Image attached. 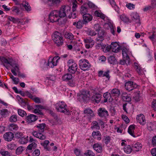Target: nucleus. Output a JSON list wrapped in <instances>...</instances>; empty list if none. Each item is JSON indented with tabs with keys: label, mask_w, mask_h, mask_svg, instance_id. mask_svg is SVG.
Listing matches in <instances>:
<instances>
[{
	"label": "nucleus",
	"mask_w": 156,
	"mask_h": 156,
	"mask_svg": "<svg viewBox=\"0 0 156 156\" xmlns=\"http://www.w3.org/2000/svg\"><path fill=\"white\" fill-rule=\"evenodd\" d=\"M93 126L91 127L92 129L96 128L98 129H99L100 126H99V123L98 122L96 121H94L92 123Z\"/></svg>",
	"instance_id": "obj_47"
},
{
	"label": "nucleus",
	"mask_w": 156,
	"mask_h": 156,
	"mask_svg": "<svg viewBox=\"0 0 156 156\" xmlns=\"http://www.w3.org/2000/svg\"><path fill=\"white\" fill-rule=\"evenodd\" d=\"M8 19L12 22L13 23H16L19 21V19H16L15 18L9 16L8 17Z\"/></svg>",
	"instance_id": "obj_52"
},
{
	"label": "nucleus",
	"mask_w": 156,
	"mask_h": 156,
	"mask_svg": "<svg viewBox=\"0 0 156 156\" xmlns=\"http://www.w3.org/2000/svg\"><path fill=\"white\" fill-rule=\"evenodd\" d=\"M136 119L137 122H139L142 125H144L146 122L144 116L142 114H140L137 115Z\"/></svg>",
	"instance_id": "obj_18"
},
{
	"label": "nucleus",
	"mask_w": 156,
	"mask_h": 156,
	"mask_svg": "<svg viewBox=\"0 0 156 156\" xmlns=\"http://www.w3.org/2000/svg\"><path fill=\"white\" fill-rule=\"evenodd\" d=\"M101 94L96 93L93 92V96L91 98V100L96 103H99L101 101Z\"/></svg>",
	"instance_id": "obj_13"
},
{
	"label": "nucleus",
	"mask_w": 156,
	"mask_h": 156,
	"mask_svg": "<svg viewBox=\"0 0 156 156\" xmlns=\"http://www.w3.org/2000/svg\"><path fill=\"white\" fill-rule=\"evenodd\" d=\"M84 153V155H86L87 156H94L95 155L94 153L90 150H88L87 153Z\"/></svg>",
	"instance_id": "obj_63"
},
{
	"label": "nucleus",
	"mask_w": 156,
	"mask_h": 156,
	"mask_svg": "<svg viewBox=\"0 0 156 156\" xmlns=\"http://www.w3.org/2000/svg\"><path fill=\"white\" fill-rule=\"evenodd\" d=\"M57 14V10H54L51 12L49 15V19L50 22L52 23L57 22L59 17Z\"/></svg>",
	"instance_id": "obj_10"
},
{
	"label": "nucleus",
	"mask_w": 156,
	"mask_h": 156,
	"mask_svg": "<svg viewBox=\"0 0 156 156\" xmlns=\"http://www.w3.org/2000/svg\"><path fill=\"white\" fill-rule=\"evenodd\" d=\"M25 150V148L21 146L18 147L16 150V154L17 155L21 154Z\"/></svg>",
	"instance_id": "obj_36"
},
{
	"label": "nucleus",
	"mask_w": 156,
	"mask_h": 156,
	"mask_svg": "<svg viewBox=\"0 0 156 156\" xmlns=\"http://www.w3.org/2000/svg\"><path fill=\"white\" fill-rule=\"evenodd\" d=\"M1 114L3 117L7 116L9 115V112L7 109H3L1 110Z\"/></svg>",
	"instance_id": "obj_43"
},
{
	"label": "nucleus",
	"mask_w": 156,
	"mask_h": 156,
	"mask_svg": "<svg viewBox=\"0 0 156 156\" xmlns=\"http://www.w3.org/2000/svg\"><path fill=\"white\" fill-rule=\"evenodd\" d=\"M66 38L69 39L70 40H73L74 39V36L71 33L66 32L65 34Z\"/></svg>",
	"instance_id": "obj_42"
},
{
	"label": "nucleus",
	"mask_w": 156,
	"mask_h": 156,
	"mask_svg": "<svg viewBox=\"0 0 156 156\" xmlns=\"http://www.w3.org/2000/svg\"><path fill=\"white\" fill-rule=\"evenodd\" d=\"M76 82V80L73 77L68 81L67 84L70 86L73 87L75 86Z\"/></svg>",
	"instance_id": "obj_32"
},
{
	"label": "nucleus",
	"mask_w": 156,
	"mask_h": 156,
	"mask_svg": "<svg viewBox=\"0 0 156 156\" xmlns=\"http://www.w3.org/2000/svg\"><path fill=\"white\" fill-rule=\"evenodd\" d=\"M147 126L148 129L150 130L155 129L156 127V122L153 121L148 123Z\"/></svg>",
	"instance_id": "obj_24"
},
{
	"label": "nucleus",
	"mask_w": 156,
	"mask_h": 156,
	"mask_svg": "<svg viewBox=\"0 0 156 156\" xmlns=\"http://www.w3.org/2000/svg\"><path fill=\"white\" fill-rule=\"evenodd\" d=\"M68 70L70 73L74 74L77 69V65L76 63H73L70 66H69Z\"/></svg>",
	"instance_id": "obj_19"
},
{
	"label": "nucleus",
	"mask_w": 156,
	"mask_h": 156,
	"mask_svg": "<svg viewBox=\"0 0 156 156\" xmlns=\"http://www.w3.org/2000/svg\"><path fill=\"white\" fill-rule=\"evenodd\" d=\"M10 76L14 84H17L19 82V79L18 78L14 77L11 73H10Z\"/></svg>",
	"instance_id": "obj_48"
},
{
	"label": "nucleus",
	"mask_w": 156,
	"mask_h": 156,
	"mask_svg": "<svg viewBox=\"0 0 156 156\" xmlns=\"http://www.w3.org/2000/svg\"><path fill=\"white\" fill-rule=\"evenodd\" d=\"M73 77L72 74L69 73H67L62 76V78L63 81L68 82Z\"/></svg>",
	"instance_id": "obj_25"
},
{
	"label": "nucleus",
	"mask_w": 156,
	"mask_h": 156,
	"mask_svg": "<svg viewBox=\"0 0 156 156\" xmlns=\"http://www.w3.org/2000/svg\"><path fill=\"white\" fill-rule=\"evenodd\" d=\"M57 12L58 13L57 14L59 17L63 18L66 16V13H64V10L63 9L62 6L60 8L59 11L57 10Z\"/></svg>",
	"instance_id": "obj_27"
},
{
	"label": "nucleus",
	"mask_w": 156,
	"mask_h": 156,
	"mask_svg": "<svg viewBox=\"0 0 156 156\" xmlns=\"http://www.w3.org/2000/svg\"><path fill=\"white\" fill-rule=\"evenodd\" d=\"M133 98L136 101H138L140 100V96L139 93H136L133 97Z\"/></svg>",
	"instance_id": "obj_58"
},
{
	"label": "nucleus",
	"mask_w": 156,
	"mask_h": 156,
	"mask_svg": "<svg viewBox=\"0 0 156 156\" xmlns=\"http://www.w3.org/2000/svg\"><path fill=\"white\" fill-rule=\"evenodd\" d=\"M59 58H60L58 56H55L53 58H50L48 61V63H46V65L49 68H53L57 65L58 60Z\"/></svg>",
	"instance_id": "obj_8"
},
{
	"label": "nucleus",
	"mask_w": 156,
	"mask_h": 156,
	"mask_svg": "<svg viewBox=\"0 0 156 156\" xmlns=\"http://www.w3.org/2000/svg\"><path fill=\"white\" fill-rule=\"evenodd\" d=\"M122 54L123 55V60L120 61V64L121 65L129 64L130 63L129 58V54H130L129 49L126 48H123L122 49Z\"/></svg>",
	"instance_id": "obj_2"
},
{
	"label": "nucleus",
	"mask_w": 156,
	"mask_h": 156,
	"mask_svg": "<svg viewBox=\"0 0 156 156\" xmlns=\"http://www.w3.org/2000/svg\"><path fill=\"white\" fill-rule=\"evenodd\" d=\"M94 14L96 16L100 17L104 20L105 19V15L98 11H96L94 12Z\"/></svg>",
	"instance_id": "obj_45"
},
{
	"label": "nucleus",
	"mask_w": 156,
	"mask_h": 156,
	"mask_svg": "<svg viewBox=\"0 0 156 156\" xmlns=\"http://www.w3.org/2000/svg\"><path fill=\"white\" fill-rule=\"evenodd\" d=\"M135 129V126L131 125L129 127L128 130V132L132 136L134 137H135V135L133 133L134 130Z\"/></svg>",
	"instance_id": "obj_35"
},
{
	"label": "nucleus",
	"mask_w": 156,
	"mask_h": 156,
	"mask_svg": "<svg viewBox=\"0 0 156 156\" xmlns=\"http://www.w3.org/2000/svg\"><path fill=\"white\" fill-rule=\"evenodd\" d=\"M32 134L35 137L39 138L41 140H45L46 138L45 135L36 131H33L32 132Z\"/></svg>",
	"instance_id": "obj_17"
},
{
	"label": "nucleus",
	"mask_w": 156,
	"mask_h": 156,
	"mask_svg": "<svg viewBox=\"0 0 156 156\" xmlns=\"http://www.w3.org/2000/svg\"><path fill=\"white\" fill-rule=\"evenodd\" d=\"M83 20L82 21H79L77 23L74 22L73 23L74 25H76L77 28L80 29L82 28L83 27Z\"/></svg>",
	"instance_id": "obj_41"
},
{
	"label": "nucleus",
	"mask_w": 156,
	"mask_h": 156,
	"mask_svg": "<svg viewBox=\"0 0 156 156\" xmlns=\"http://www.w3.org/2000/svg\"><path fill=\"white\" fill-rule=\"evenodd\" d=\"M87 34L90 36H94L96 34V33L94 30L88 29L87 31Z\"/></svg>",
	"instance_id": "obj_51"
},
{
	"label": "nucleus",
	"mask_w": 156,
	"mask_h": 156,
	"mask_svg": "<svg viewBox=\"0 0 156 156\" xmlns=\"http://www.w3.org/2000/svg\"><path fill=\"white\" fill-rule=\"evenodd\" d=\"M9 130L12 131H16L18 129V126L17 125L14 123H11L8 126Z\"/></svg>",
	"instance_id": "obj_28"
},
{
	"label": "nucleus",
	"mask_w": 156,
	"mask_h": 156,
	"mask_svg": "<svg viewBox=\"0 0 156 156\" xmlns=\"http://www.w3.org/2000/svg\"><path fill=\"white\" fill-rule=\"evenodd\" d=\"M132 149L130 145H126L124 147V151L127 154H129L132 151Z\"/></svg>",
	"instance_id": "obj_39"
},
{
	"label": "nucleus",
	"mask_w": 156,
	"mask_h": 156,
	"mask_svg": "<svg viewBox=\"0 0 156 156\" xmlns=\"http://www.w3.org/2000/svg\"><path fill=\"white\" fill-rule=\"evenodd\" d=\"M21 144H26L27 142V140L26 138H24L23 136L19 140Z\"/></svg>",
	"instance_id": "obj_61"
},
{
	"label": "nucleus",
	"mask_w": 156,
	"mask_h": 156,
	"mask_svg": "<svg viewBox=\"0 0 156 156\" xmlns=\"http://www.w3.org/2000/svg\"><path fill=\"white\" fill-rule=\"evenodd\" d=\"M15 137L17 139L21 138L23 136V134L21 132H17L15 134Z\"/></svg>",
	"instance_id": "obj_60"
},
{
	"label": "nucleus",
	"mask_w": 156,
	"mask_h": 156,
	"mask_svg": "<svg viewBox=\"0 0 156 156\" xmlns=\"http://www.w3.org/2000/svg\"><path fill=\"white\" fill-rule=\"evenodd\" d=\"M79 63L80 69L84 71L88 70L91 67V65L87 59H80Z\"/></svg>",
	"instance_id": "obj_6"
},
{
	"label": "nucleus",
	"mask_w": 156,
	"mask_h": 156,
	"mask_svg": "<svg viewBox=\"0 0 156 156\" xmlns=\"http://www.w3.org/2000/svg\"><path fill=\"white\" fill-rule=\"evenodd\" d=\"M120 19L123 21L125 23H127L129 21V20L125 15H122L120 16Z\"/></svg>",
	"instance_id": "obj_57"
},
{
	"label": "nucleus",
	"mask_w": 156,
	"mask_h": 156,
	"mask_svg": "<svg viewBox=\"0 0 156 156\" xmlns=\"http://www.w3.org/2000/svg\"><path fill=\"white\" fill-rule=\"evenodd\" d=\"M55 108L58 112L65 113L68 112L69 110L66 108L67 105L63 101H59L54 105Z\"/></svg>",
	"instance_id": "obj_5"
},
{
	"label": "nucleus",
	"mask_w": 156,
	"mask_h": 156,
	"mask_svg": "<svg viewBox=\"0 0 156 156\" xmlns=\"http://www.w3.org/2000/svg\"><path fill=\"white\" fill-rule=\"evenodd\" d=\"M132 20H136L138 22L140 20V17L138 14L137 13H133L132 15Z\"/></svg>",
	"instance_id": "obj_49"
},
{
	"label": "nucleus",
	"mask_w": 156,
	"mask_h": 156,
	"mask_svg": "<svg viewBox=\"0 0 156 156\" xmlns=\"http://www.w3.org/2000/svg\"><path fill=\"white\" fill-rule=\"evenodd\" d=\"M17 98L19 97L20 98V99H19V101L20 104L23 107H26V106L28 102L26 101L25 100H24L23 98H21L20 97V96L19 95H17Z\"/></svg>",
	"instance_id": "obj_37"
},
{
	"label": "nucleus",
	"mask_w": 156,
	"mask_h": 156,
	"mask_svg": "<svg viewBox=\"0 0 156 156\" xmlns=\"http://www.w3.org/2000/svg\"><path fill=\"white\" fill-rule=\"evenodd\" d=\"M16 4L17 5H20V6H22L24 7L25 10L27 11H30L31 10V7L30 6L28 3L27 2H23V3L20 4L19 2H15Z\"/></svg>",
	"instance_id": "obj_20"
},
{
	"label": "nucleus",
	"mask_w": 156,
	"mask_h": 156,
	"mask_svg": "<svg viewBox=\"0 0 156 156\" xmlns=\"http://www.w3.org/2000/svg\"><path fill=\"white\" fill-rule=\"evenodd\" d=\"M14 137V134L11 132H7L5 133L3 136L4 140L7 141H10Z\"/></svg>",
	"instance_id": "obj_15"
},
{
	"label": "nucleus",
	"mask_w": 156,
	"mask_h": 156,
	"mask_svg": "<svg viewBox=\"0 0 156 156\" xmlns=\"http://www.w3.org/2000/svg\"><path fill=\"white\" fill-rule=\"evenodd\" d=\"M80 11V13L83 14L87 13L88 12L87 8L83 6H81Z\"/></svg>",
	"instance_id": "obj_46"
},
{
	"label": "nucleus",
	"mask_w": 156,
	"mask_h": 156,
	"mask_svg": "<svg viewBox=\"0 0 156 156\" xmlns=\"http://www.w3.org/2000/svg\"><path fill=\"white\" fill-rule=\"evenodd\" d=\"M32 99L37 103H41V101L40 98L37 97H35L34 96L33 97Z\"/></svg>",
	"instance_id": "obj_64"
},
{
	"label": "nucleus",
	"mask_w": 156,
	"mask_h": 156,
	"mask_svg": "<svg viewBox=\"0 0 156 156\" xmlns=\"http://www.w3.org/2000/svg\"><path fill=\"white\" fill-rule=\"evenodd\" d=\"M84 113L85 114L84 116L89 121H90L95 116L93 111L89 108H87L84 110Z\"/></svg>",
	"instance_id": "obj_9"
},
{
	"label": "nucleus",
	"mask_w": 156,
	"mask_h": 156,
	"mask_svg": "<svg viewBox=\"0 0 156 156\" xmlns=\"http://www.w3.org/2000/svg\"><path fill=\"white\" fill-rule=\"evenodd\" d=\"M37 119V116L33 114L28 115L26 118V120L29 123L35 121Z\"/></svg>",
	"instance_id": "obj_21"
},
{
	"label": "nucleus",
	"mask_w": 156,
	"mask_h": 156,
	"mask_svg": "<svg viewBox=\"0 0 156 156\" xmlns=\"http://www.w3.org/2000/svg\"><path fill=\"white\" fill-rule=\"evenodd\" d=\"M52 37L54 42L58 46L62 45L63 43V38L61 34L57 31L55 32L52 35Z\"/></svg>",
	"instance_id": "obj_4"
},
{
	"label": "nucleus",
	"mask_w": 156,
	"mask_h": 156,
	"mask_svg": "<svg viewBox=\"0 0 156 156\" xmlns=\"http://www.w3.org/2000/svg\"><path fill=\"white\" fill-rule=\"evenodd\" d=\"M119 90L116 88H114L111 90V95L113 96H118L120 94Z\"/></svg>",
	"instance_id": "obj_30"
},
{
	"label": "nucleus",
	"mask_w": 156,
	"mask_h": 156,
	"mask_svg": "<svg viewBox=\"0 0 156 156\" xmlns=\"http://www.w3.org/2000/svg\"><path fill=\"white\" fill-rule=\"evenodd\" d=\"M9 121L12 122H15L17 121V117L16 115H12L9 118Z\"/></svg>",
	"instance_id": "obj_55"
},
{
	"label": "nucleus",
	"mask_w": 156,
	"mask_h": 156,
	"mask_svg": "<svg viewBox=\"0 0 156 156\" xmlns=\"http://www.w3.org/2000/svg\"><path fill=\"white\" fill-rule=\"evenodd\" d=\"M110 3L112 5V7L114 8L115 10L117 12H119V7L116 5L115 3V2L114 0H109Z\"/></svg>",
	"instance_id": "obj_40"
},
{
	"label": "nucleus",
	"mask_w": 156,
	"mask_h": 156,
	"mask_svg": "<svg viewBox=\"0 0 156 156\" xmlns=\"http://www.w3.org/2000/svg\"><path fill=\"white\" fill-rule=\"evenodd\" d=\"M11 10L15 15H18L20 12L19 8L17 6H13L11 8Z\"/></svg>",
	"instance_id": "obj_38"
},
{
	"label": "nucleus",
	"mask_w": 156,
	"mask_h": 156,
	"mask_svg": "<svg viewBox=\"0 0 156 156\" xmlns=\"http://www.w3.org/2000/svg\"><path fill=\"white\" fill-rule=\"evenodd\" d=\"M94 28L98 32V37L96 38V41L99 42L102 41L104 39V31L102 30L100 25L98 24H95L94 26Z\"/></svg>",
	"instance_id": "obj_1"
},
{
	"label": "nucleus",
	"mask_w": 156,
	"mask_h": 156,
	"mask_svg": "<svg viewBox=\"0 0 156 156\" xmlns=\"http://www.w3.org/2000/svg\"><path fill=\"white\" fill-rule=\"evenodd\" d=\"M111 45L112 48V51L115 53L118 52L121 48L117 42H112Z\"/></svg>",
	"instance_id": "obj_16"
},
{
	"label": "nucleus",
	"mask_w": 156,
	"mask_h": 156,
	"mask_svg": "<svg viewBox=\"0 0 156 156\" xmlns=\"http://www.w3.org/2000/svg\"><path fill=\"white\" fill-rule=\"evenodd\" d=\"M67 21V20L66 18H58V20L57 22H58L59 25H62L65 24Z\"/></svg>",
	"instance_id": "obj_44"
},
{
	"label": "nucleus",
	"mask_w": 156,
	"mask_h": 156,
	"mask_svg": "<svg viewBox=\"0 0 156 156\" xmlns=\"http://www.w3.org/2000/svg\"><path fill=\"white\" fill-rule=\"evenodd\" d=\"M108 62L110 64L114 65L117 63V61L114 56L113 55L110 56L108 58Z\"/></svg>",
	"instance_id": "obj_29"
},
{
	"label": "nucleus",
	"mask_w": 156,
	"mask_h": 156,
	"mask_svg": "<svg viewBox=\"0 0 156 156\" xmlns=\"http://www.w3.org/2000/svg\"><path fill=\"white\" fill-rule=\"evenodd\" d=\"M93 148L98 153H100L102 152V147L98 143L95 144L93 145Z\"/></svg>",
	"instance_id": "obj_23"
},
{
	"label": "nucleus",
	"mask_w": 156,
	"mask_h": 156,
	"mask_svg": "<svg viewBox=\"0 0 156 156\" xmlns=\"http://www.w3.org/2000/svg\"><path fill=\"white\" fill-rule=\"evenodd\" d=\"M62 7L63 9L64 10V13H66V16H68L69 14L71 13V7L68 5L63 6Z\"/></svg>",
	"instance_id": "obj_31"
},
{
	"label": "nucleus",
	"mask_w": 156,
	"mask_h": 156,
	"mask_svg": "<svg viewBox=\"0 0 156 156\" xmlns=\"http://www.w3.org/2000/svg\"><path fill=\"white\" fill-rule=\"evenodd\" d=\"M48 3H50L51 5H56L60 2V0H47Z\"/></svg>",
	"instance_id": "obj_53"
},
{
	"label": "nucleus",
	"mask_w": 156,
	"mask_h": 156,
	"mask_svg": "<svg viewBox=\"0 0 156 156\" xmlns=\"http://www.w3.org/2000/svg\"><path fill=\"white\" fill-rule=\"evenodd\" d=\"M98 113L101 117H106L109 115L108 111L104 108H99L98 110Z\"/></svg>",
	"instance_id": "obj_12"
},
{
	"label": "nucleus",
	"mask_w": 156,
	"mask_h": 156,
	"mask_svg": "<svg viewBox=\"0 0 156 156\" xmlns=\"http://www.w3.org/2000/svg\"><path fill=\"white\" fill-rule=\"evenodd\" d=\"M92 135L93 136V137L95 138H96V136H101V133H100V132L99 131L97 132H93L92 133Z\"/></svg>",
	"instance_id": "obj_62"
},
{
	"label": "nucleus",
	"mask_w": 156,
	"mask_h": 156,
	"mask_svg": "<svg viewBox=\"0 0 156 156\" xmlns=\"http://www.w3.org/2000/svg\"><path fill=\"white\" fill-rule=\"evenodd\" d=\"M46 125L45 123L39 124L36 126V127L38 128L40 132H43L44 131V129Z\"/></svg>",
	"instance_id": "obj_33"
},
{
	"label": "nucleus",
	"mask_w": 156,
	"mask_h": 156,
	"mask_svg": "<svg viewBox=\"0 0 156 156\" xmlns=\"http://www.w3.org/2000/svg\"><path fill=\"white\" fill-rule=\"evenodd\" d=\"M0 153L2 156H11L10 153L8 151H0Z\"/></svg>",
	"instance_id": "obj_59"
},
{
	"label": "nucleus",
	"mask_w": 156,
	"mask_h": 156,
	"mask_svg": "<svg viewBox=\"0 0 156 156\" xmlns=\"http://www.w3.org/2000/svg\"><path fill=\"white\" fill-rule=\"evenodd\" d=\"M18 114L22 117H23L27 115L25 111L20 109L18 110Z\"/></svg>",
	"instance_id": "obj_54"
},
{
	"label": "nucleus",
	"mask_w": 156,
	"mask_h": 156,
	"mask_svg": "<svg viewBox=\"0 0 156 156\" xmlns=\"http://www.w3.org/2000/svg\"><path fill=\"white\" fill-rule=\"evenodd\" d=\"M37 145V144L35 142L32 143L27 146L26 151H28V150H29L30 151L29 152H31L33 151V150H34L36 147Z\"/></svg>",
	"instance_id": "obj_26"
},
{
	"label": "nucleus",
	"mask_w": 156,
	"mask_h": 156,
	"mask_svg": "<svg viewBox=\"0 0 156 156\" xmlns=\"http://www.w3.org/2000/svg\"><path fill=\"white\" fill-rule=\"evenodd\" d=\"M83 24H86L91 21L93 19L92 16L88 13H85L83 15Z\"/></svg>",
	"instance_id": "obj_14"
},
{
	"label": "nucleus",
	"mask_w": 156,
	"mask_h": 156,
	"mask_svg": "<svg viewBox=\"0 0 156 156\" xmlns=\"http://www.w3.org/2000/svg\"><path fill=\"white\" fill-rule=\"evenodd\" d=\"M123 100L126 102H129L131 101V99L130 95L126 92H124L122 95Z\"/></svg>",
	"instance_id": "obj_22"
},
{
	"label": "nucleus",
	"mask_w": 156,
	"mask_h": 156,
	"mask_svg": "<svg viewBox=\"0 0 156 156\" xmlns=\"http://www.w3.org/2000/svg\"><path fill=\"white\" fill-rule=\"evenodd\" d=\"M125 87L126 90L130 91L136 88L137 85L132 81H129L125 83Z\"/></svg>",
	"instance_id": "obj_11"
},
{
	"label": "nucleus",
	"mask_w": 156,
	"mask_h": 156,
	"mask_svg": "<svg viewBox=\"0 0 156 156\" xmlns=\"http://www.w3.org/2000/svg\"><path fill=\"white\" fill-rule=\"evenodd\" d=\"M74 153L76 156H83L84 155V153L82 152L80 150L77 149L75 150Z\"/></svg>",
	"instance_id": "obj_50"
},
{
	"label": "nucleus",
	"mask_w": 156,
	"mask_h": 156,
	"mask_svg": "<svg viewBox=\"0 0 156 156\" xmlns=\"http://www.w3.org/2000/svg\"><path fill=\"white\" fill-rule=\"evenodd\" d=\"M104 140L105 144H107L110 141L111 137L109 136H105Z\"/></svg>",
	"instance_id": "obj_56"
},
{
	"label": "nucleus",
	"mask_w": 156,
	"mask_h": 156,
	"mask_svg": "<svg viewBox=\"0 0 156 156\" xmlns=\"http://www.w3.org/2000/svg\"><path fill=\"white\" fill-rule=\"evenodd\" d=\"M1 60L2 62L5 63L10 65L13 68L11 69V72L15 76H17V73L16 71H18L19 69L17 65L12 64V59L11 58L9 57H8L7 58L3 57L1 58Z\"/></svg>",
	"instance_id": "obj_3"
},
{
	"label": "nucleus",
	"mask_w": 156,
	"mask_h": 156,
	"mask_svg": "<svg viewBox=\"0 0 156 156\" xmlns=\"http://www.w3.org/2000/svg\"><path fill=\"white\" fill-rule=\"evenodd\" d=\"M142 146V145L141 144L138 143L133 145V149L135 151H138L141 149Z\"/></svg>",
	"instance_id": "obj_34"
},
{
	"label": "nucleus",
	"mask_w": 156,
	"mask_h": 156,
	"mask_svg": "<svg viewBox=\"0 0 156 156\" xmlns=\"http://www.w3.org/2000/svg\"><path fill=\"white\" fill-rule=\"evenodd\" d=\"M90 96L89 91L83 90L81 94L78 96V99L80 101H85L89 99Z\"/></svg>",
	"instance_id": "obj_7"
}]
</instances>
